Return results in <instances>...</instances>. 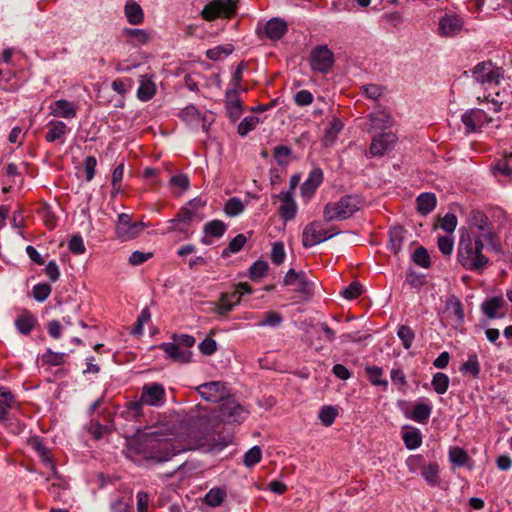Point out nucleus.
<instances>
[{
  "instance_id": "61",
  "label": "nucleus",
  "mask_w": 512,
  "mask_h": 512,
  "mask_svg": "<svg viewBox=\"0 0 512 512\" xmlns=\"http://www.w3.org/2000/svg\"><path fill=\"white\" fill-rule=\"evenodd\" d=\"M169 184L172 187H177L180 189V192L185 191L189 188V178L185 174L174 175L170 178Z\"/></svg>"
},
{
  "instance_id": "50",
  "label": "nucleus",
  "mask_w": 512,
  "mask_h": 512,
  "mask_svg": "<svg viewBox=\"0 0 512 512\" xmlns=\"http://www.w3.org/2000/svg\"><path fill=\"white\" fill-rule=\"evenodd\" d=\"M449 459L454 465L461 467L466 464L468 455L464 449L460 447H454L449 451Z\"/></svg>"
},
{
  "instance_id": "29",
  "label": "nucleus",
  "mask_w": 512,
  "mask_h": 512,
  "mask_svg": "<svg viewBox=\"0 0 512 512\" xmlns=\"http://www.w3.org/2000/svg\"><path fill=\"white\" fill-rule=\"evenodd\" d=\"M436 206V196L433 193H422L417 197V209L422 215L431 213Z\"/></svg>"
},
{
  "instance_id": "11",
  "label": "nucleus",
  "mask_w": 512,
  "mask_h": 512,
  "mask_svg": "<svg viewBox=\"0 0 512 512\" xmlns=\"http://www.w3.org/2000/svg\"><path fill=\"white\" fill-rule=\"evenodd\" d=\"M146 227L143 222H132L130 215L121 213L118 215L116 235L122 241H129L136 238Z\"/></svg>"
},
{
  "instance_id": "64",
  "label": "nucleus",
  "mask_w": 512,
  "mask_h": 512,
  "mask_svg": "<svg viewBox=\"0 0 512 512\" xmlns=\"http://www.w3.org/2000/svg\"><path fill=\"white\" fill-rule=\"evenodd\" d=\"M313 95L308 90H300L294 96L295 104L298 106H308L313 102Z\"/></svg>"
},
{
  "instance_id": "40",
  "label": "nucleus",
  "mask_w": 512,
  "mask_h": 512,
  "mask_svg": "<svg viewBox=\"0 0 512 512\" xmlns=\"http://www.w3.org/2000/svg\"><path fill=\"white\" fill-rule=\"evenodd\" d=\"M246 241L247 238L244 234L236 235L233 239L230 240L228 246L222 251V256L228 257L230 254L239 252L243 248Z\"/></svg>"
},
{
  "instance_id": "16",
  "label": "nucleus",
  "mask_w": 512,
  "mask_h": 512,
  "mask_svg": "<svg viewBox=\"0 0 512 512\" xmlns=\"http://www.w3.org/2000/svg\"><path fill=\"white\" fill-rule=\"evenodd\" d=\"M396 141L397 137L394 133H381L372 139L370 154L372 156H382L394 147Z\"/></svg>"
},
{
  "instance_id": "28",
  "label": "nucleus",
  "mask_w": 512,
  "mask_h": 512,
  "mask_svg": "<svg viewBox=\"0 0 512 512\" xmlns=\"http://www.w3.org/2000/svg\"><path fill=\"white\" fill-rule=\"evenodd\" d=\"M125 15L130 24L138 25L142 23L144 14L141 6L133 0H129L125 5Z\"/></svg>"
},
{
  "instance_id": "58",
  "label": "nucleus",
  "mask_w": 512,
  "mask_h": 512,
  "mask_svg": "<svg viewBox=\"0 0 512 512\" xmlns=\"http://www.w3.org/2000/svg\"><path fill=\"white\" fill-rule=\"evenodd\" d=\"M457 217L453 213H447L440 220V227L447 233H453L457 227Z\"/></svg>"
},
{
  "instance_id": "35",
  "label": "nucleus",
  "mask_w": 512,
  "mask_h": 512,
  "mask_svg": "<svg viewBox=\"0 0 512 512\" xmlns=\"http://www.w3.org/2000/svg\"><path fill=\"white\" fill-rule=\"evenodd\" d=\"M226 230L227 225L222 220L218 219L207 222L203 227L205 235L215 238L222 237Z\"/></svg>"
},
{
  "instance_id": "6",
  "label": "nucleus",
  "mask_w": 512,
  "mask_h": 512,
  "mask_svg": "<svg viewBox=\"0 0 512 512\" xmlns=\"http://www.w3.org/2000/svg\"><path fill=\"white\" fill-rule=\"evenodd\" d=\"M248 414L249 412L245 407L228 396L219 405L217 418L227 424L242 423Z\"/></svg>"
},
{
  "instance_id": "46",
  "label": "nucleus",
  "mask_w": 512,
  "mask_h": 512,
  "mask_svg": "<svg viewBox=\"0 0 512 512\" xmlns=\"http://www.w3.org/2000/svg\"><path fill=\"white\" fill-rule=\"evenodd\" d=\"M65 353L53 352L51 349H47L42 355L41 360L44 364L52 366H60L65 362Z\"/></svg>"
},
{
  "instance_id": "25",
  "label": "nucleus",
  "mask_w": 512,
  "mask_h": 512,
  "mask_svg": "<svg viewBox=\"0 0 512 512\" xmlns=\"http://www.w3.org/2000/svg\"><path fill=\"white\" fill-rule=\"evenodd\" d=\"M140 85L137 90V97L141 101H149L156 93V85L151 77L143 75L140 77Z\"/></svg>"
},
{
  "instance_id": "22",
  "label": "nucleus",
  "mask_w": 512,
  "mask_h": 512,
  "mask_svg": "<svg viewBox=\"0 0 512 512\" xmlns=\"http://www.w3.org/2000/svg\"><path fill=\"white\" fill-rule=\"evenodd\" d=\"M14 323L19 333L28 335L37 324V319L30 311L24 310L17 316Z\"/></svg>"
},
{
  "instance_id": "33",
  "label": "nucleus",
  "mask_w": 512,
  "mask_h": 512,
  "mask_svg": "<svg viewBox=\"0 0 512 512\" xmlns=\"http://www.w3.org/2000/svg\"><path fill=\"white\" fill-rule=\"evenodd\" d=\"M295 290L301 293L305 299H309L314 293V283L311 282L304 271H300V278L296 281Z\"/></svg>"
},
{
  "instance_id": "31",
  "label": "nucleus",
  "mask_w": 512,
  "mask_h": 512,
  "mask_svg": "<svg viewBox=\"0 0 512 512\" xmlns=\"http://www.w3.org/2000/svg\"><path fill=\"white\" fill-rule=\"evenodd\" d=\"M225 497V489L220 487H214L206 493L204 497V503L212 508L219 507L223 503Z\"/></svg>"
},
{
  "instance_id": "63",
  "label": "nucleus",
  "mask_w": 512,
  "mask_h": 512,
  "mask_svg": "<svg viewBox=\"0 0 512 512\" xmlns=\"http://www.w3.org/2000/svg\"><path fill=\"white\" fill-rule=\"evenodd\" d=\"M362 93L369 99L376 100L378 99L382 93L383 88L378 84H368L362 86Z\"/></svg>"
},
{
  "instance_id": "5",
  "label": "nucleus",
  "mask_w": 512,
  "mask_h": 512,
  "mask_svg": "<svg viewBox=\"0 0 512 512\" xmlns=\"http://www.w3.org/2000/svg\"><path fill=\"white\" fill-rule=\"evenodd\" d=\"M337 234L339 231L334 227L326 229L323 222L315 220L305 226L302 233V244L305 248H310Z\"/></svg>"
},
{
  "instance_id": "4",
  "label": "nucleus",
  "mask_w": 512,
  "mask_h": 512,
  "mask_svg": "<svg viewBox=\"0 0 512 512\" xmlns=\"http://www.w3.org/2000/svg\"><path fill=\"white\" fill-rule=\"evenodd\" d=\"M363 201L358 195H346L336 202H329L323 210V217L326 222L345 220L350 218L362 207Z\"/></svg>"
},
{
  "instance_id": "18",
  "label": "nucleus",
  "mask_w": 512,
  "mask_h": 512,
  "mask_svg": "<svg viewBox=\"0 0 512 512\" xmlns=\"http://www.w3.org/2000/svg\"><path fill=\"white\" fill-rule=\"evenodd\" d=\"M225 108L228 117L235 122L243 112L242 102L239 98V92L236 88H232L226 92Z\"/></svg>"
},
{
  "instance_id": "2",
  "label": "nucleus",
  "mask_w": 512,
  "mask_h": 512,
  "mask_svg": "<svg viewBox=\"0 0 512 512\" xmlns=\"http://www.w3.org/2000/svg\"><path fill=\"white\" fill-rule=\"evenodd\" d=\"M146 459L158 463L169 461L172 457L191 449L189 444L182 443L176 438H160L153 432L147 439Z\"/></svg>"
},
{
  "instance_id": "23",
  "label": "nucleus",
  "mask_w": 512,
  "mask_h": 512,
  "mask_svg": "<svg viewBox=\"0 0 512 512\" xmlns=\"http://www.w3.org/2000/svg\"><path fill=\"white\" fill-rule=\"evenodd\" d=\"M265 35L271 40H279L287 32L286 22L278 18L270 19L264 26Z\"/></svg>"
},
{
  "instance_id": "3",
  "label": "nucleus",
  "mask_w": 512,
  "mask_h": 512,
  "mask_svg": "<svg viewBox=\"0 0 512 512\" xmlns=\"http://www.w3.org/2000/svg\"><path fill=\"white\" fill-rule=\"evenodd\" d=\"M205 202L201 198H194L188 201L176 214V216L169 220V227L167 232H178L183 238H188L192 232L189 227L192 221H202L204 215L199 212L200 208L205 206Z\"/></svg>"
},
{
  "instance_id": "56",
  "label": "nucleus",
  "mask_w": 512,
  "mask_h": 512,
  "mask_svg": "<svg viewBox=\"0 0 512 512\" xmlns=\"http://www.w3.org/2000/svg\"><path fill=\"white\" fill-rule=\"evenodd\" d=\"M180 117L187 123H193L199 121L200 112L194 105H189L182 109Z\"/></svg>"
},
{
  "instance_id": "9",
  "label": "nucleus",
  "mask_w": 512,
  "mask_h": 512,
  "mask_svg": "<svg viewBox=\"0 0 512 512\" xmlns=\"http://www.w3.org/2000/svg\"><path fill=\"white\" fill-rule=\"evenodd\" d=\"M469 223L471 228L479 230V234L482 240L486 241L493 249H496V235L493 232V226L489 218L479 210H473L470 213Z\"/></svg>"
},
{
  "instance_id": "43",
  "label": "nucleus",
  "mask_w": 512,
  "mask_h": 512,
  "mask_svg": "<svg viewBox=\"0 0 512 512\" xmlns=\"http://www.w3.org/2000/svg\"><path fill=\"white\" fill-rule=\"evenodd\" d=\"M259 122V118L254 115L246 116L238 125V134L240 136H246L249 132L256 128Z\"/></svg>"
},
{
  "instance_id": "37",
  "label": "nucleus",
  "mask_w": 512,
  "mask_h": 512,
  "mask_svg": "<svg viewBox=\"0 0 512 512\" xmlns=\"http://www.w3.org/2000/svg\"><path fill=\"white\" fill-rule=\"evenodd\" d=\"M460 371L462 373L469 374L474 378L478 377L480 373V364L475 353L468 355V359L462 364Z\"/></svg>"
},
{
  "instance_id": "48",
  "label": "nucleus",
  "mask_w": 512,
  "mask_h": 512,
  "mask_svg": "<svg viewBox=\"0 0 512 512\" xmlns=\"http://www.w3.org/2000/svg\"><path fill=\"white\" fill-rule=\"evenodd\" d=\"M397 335L402 341L405 349H409L412 346L415 334L413 330L407 325H401L398 328Z\"/></svg>"
},
{
  "instance_id": "24",
  "label": "nucleus",
  "mask_w": 512,
  "mask_h": 512,
  "mask_svg": "<svg viewBox=\"0 0 512 512\" xmlns=\"http://www.w3.org/2000/svg\"><path fill=\"white\" fill-rule=\"evenodd\" d=\"M374 129H388L393 125V118L386 109H379L369 115Z\"/></svg>"
},
{
  "instance_id": "21",
  "label": "nucleus",
  "mask_w": 512,
  "mask_h": 512,
  "mask_svg": "<svg viewBox=\"0 0 512 512\" xmlns=\"http://www.w3.org/2000/svg\"><path fill=\"white\" fill-rule=\"evenodd\" d=\"M279 198L282 201L280 205L279 211L281 217L285 220H292L296 215V204L293 200L292 192L290 191H282L279 194Z\"/></svg>"
},
{
  "instance_id": "17",
  "label": "nucleus",
  "mask_w": 512,
  "mask_h": 512,
  "mask_svg": "<svg viewBox=\"0 0 512 512\" xmlns=\"http://www.w3.org/2000/svg\"><path fill=\"white\" fill-rule=\"evenodd\" d=\"M159 348L166 354V357L174 362L189 363L192 358V352L180 347L175 342H166L159 345Z\"/></svg>"
},
{
  "instance_id": "7",
  "label": "nucleus",
  "mask_w": 512,
  "mask_h": 512,
  "mask_svg": "<svg viewBox=\"0 0 512 512\" xmlns=\"http://www.w3.org/2000/svg\"><path fill=\"white\" fill-rule=\"evenodd\" d=\"M237 3L238 0H211L204 6L201 16L206 21L230 18L236 13Z\"/></svg>"
},
{
  "instance_id": "15",
  "label": "nucleus",
  "mask_w": 512,
  "mask_h": 512,
  "mask_svg": "<svg viewBox=\"0 0 512 512\" xmlns=\"http://www.w3.org/2000/svg\"><path fill=\"white\" fill-rule=\"evenodd\" d=\"M462 27V18L457 14L450 13L440 18L438 31L441 36L453 37L462 30Z\"/></svg>"
},
{
  "instance_id": "62",
  "label": "nucleus",
  "mask_w": 512,
  "mask_h": 512,
  "mask_svg": "<svg viewBox=\"0 0 512 512\" xmlns=\"http://www.w3.org/2000/svg\"><path fill=\"white\" fill-rule=\"evenodd\" d=\"M153 257V253L151 252H141V251H134L129 256L128 262L132 266H138L149 260Z\"/></svg>"
},
{
  "instance_id": "39",
  "label": "nucleus",
  "mask_w": 512,
  "mask_h": 512,
  "mask_svg": "<svg viewBox=\"0 0 512 512\" xmlns=\"http://www.w3.org/2000/svg\"><path fill=\"white\" fill-rule=\"evenodd\" d=\"M245 209V205L240 198H230L224 206V212L229 217H235L241 214Z\"/></svg>"
},
{
  "instance_id": "30",
  "label": "nucleus",
  "mask_w": 512,
  "mask_h": 512,
  "mask_svg": "<svg viewBox=\"0 0 512 512\" xmlns=\"http://www.w3.org/2000/svg\"><path fill=\"white\" fill-rule=\"evenodd\" d=\"M405 238V230L402 227H394L389 231V247L394 254L401 251Z\"/></svg>"
},
{
  "instance_id": "41",
  "label": "nucleus",
  "mask_w": 512,
  "mask_h": 512,
  "mask_svg": "<svg viewBox=\"0 0 512 512\" xmlns=\"http://www.w3.org/2000/svg\"><path fill=\"white\" fill-rule=\"evenodd\" d=\"M421 474L428 484L435 486L439 481V465L430 463L422 468Z\"/></svg>"
},
{
  "instance_id": "42",
  "label": "nucleus",
  "mask_w": 512,
  "mask_h": 512,
  "mask_svg": "<svg viewBox=\"0 0 512 512\" xmlns=\"http://www.w3.org/2000/svg\"><path fill=\"white\" fill-rule=\"evenodd\" d=\"M337 415L338 411L335 407L326 405L321 408L318 417L324 426L329 427L334 423Z\"/></svg>"
},
{
  "instance_id": "32",
  "label": "nucleus",
  "mask_w": 512,
  "mask_h": 512,
  "mask_svg": "<svg viewBox=\"0 0 512 512\" xmlns=\"http://www.w3.org/2000/svg\"><path fill=\"white\" fill-rule=\"evenodd\" d=\"M503 304L504 299L502 297H492L483 302L481 309L488 318L495 319L498 317L497 310L501 308Z\"/></svg>"
},
{
  "instance_id": "47",
  "label": "nucleus",
  "mask_w": 512,
  "mask_h": 512,
  "mask_svg": "<svg viewBox=\"0 0 512 512\" xmlns=\"http://www.w3.org/2000/svg\"><path fill=\"white\" fill-rule=\"evenodd\" d=\"M262 459V451L259 446H253L244 454V465L246 467H253L258 464Z\"/></svg>"
},
{
  "instance_id": "14",
  "label": "nucleus",
  "mask_w": 512,
  "mask_h": 512,
  "mask_svg": "<svg viewBox=\"0 0 512 512\" xmlns=\"http://www.w3.org/2000/svg\"><path fill=\"white\" fill-rule=\"evenodd\" d=\"M165 389L159 383H148L142 387L141 398L146 405L159 407L165 403Z\"/></svg>"
},
{
  "instance_id": "45",
  "label": "nucleus",
  "mask_w": 512,
  "mask_h": 512,
  "mask_svg": "<svg viewBox=\"0 0 512 512\" xmlns=\"http://www.w3.org/2000/svg\"><path fill=\"white\" fill-rule=\"evenodd\" d=\"M494 173L504 176L512 175V152L505 154L504 158L498 161L493 167Z\"/></svg>"
},
{
  "instance_id": "1",
  "label": "nucleus",
  "mask_w": 512,
  "mask_h": 512,
  "mask_svg": "<svg viewBox=\"0 0 512 512\" xmlns=\"http://www.w3.org/2000/svg\"><path fill=\"white\" fill-rule=\"evenodd\" d=\"M460 233L457 249L458 262L468 271L482 273L489 263L488 257L482 253L484 240L480 236H472L464 229H461Z\"/></svg>"
},
{
  "instance_id": "26",
  "label": "nucleus",
  "mask_w": 512,
  "mask_h": 512,
  "mask_svg": "<svg viewBox=\"0 0 512 512\" xmlns=\"http://www.w3.org/2000/svg\"><path fill=\"white\" fill-rule=\"evenodd\" d=\"M432 405L429 401L418 402L413 410L407 415L408 418L418 423H426L431 415Z\"/></svg>"
},
{
  "instance_id": "20",
  "label": "nucleus",
  "mask_w": 512,
  "mask_h": 512,
  "mask_svg": "<svg viewBox=\"0 0 512 512\" xmlns=\"http://www.w3.org/2000/svg\"><path fill=\"white\" fill-rule=\"evenodd\" d=\"M48 131L45 135V139L49 143L56 141L64 142L63 137L70 131L67 125L63 121L51 120L47 123Z\"/></svg>"
},
{
  "instance_id": "36",
  "label": "nucleus",
  "mask_w": 512,
  "mask_h": 512,
  "mask_svg": "<svg viewBox=\"0 0 512 512\" xmlns=\"http://www.w3.org/2000/svg\"><path fill=\"white\" fill-rule=\"evenodd\" d=\"M283 322V316L276 311L270 310L263 314L262 319L257 323L259 327H278Z\"/></svg>"
},
{
  "instance_id": "49",
  "label": "nucleus",
  "mask_w": 512,
  "mask_h": 512,
  "mask_svg": "<svg viewBox=\"0 0 512 512\" xmlns=\"http://www.w3.org/2000/svg\"><path fill=\"white\" fill-rule=\"evenodd\" d=\"M291 154L292 150L288 146L278 145L274 148V158L281 166H285L289 163Z\"/></svg>"
},
{
  "instance_id": "57",
  "label": "nucleus",
  "mask_w": 512,
  "mask_h": 512,
  "mask_svg": "<svg viewBox=\"0 0 512 512\" xmlns=\"http://www.w3.org/2000/svg\"><path fill=\"white\" fill-rule=\"evenodd\" d=\"M286 253L282 242H275L271 249V260L274 264L280 265L284 262Z\"/></svg>"
},
{
  "instance_id": "51",
  "label": "nucleus",
  "mask_w": 512,
  "mask_h": 512,
  "mask_svg": "<svg viewBox=\"0 0 512 512\" xmlns=\"http://www.w3.org/2000/svg\"><path fill=\"white\" fill-rule=\"evenodd\" d=\"M412 258L413 261L420 267L428 268L431 265L430 256L423 246L418 247L414 251Z\"/></svg>"
},
{
  "instance_id": "44",
  "label": "nucleus",
  "mask_w": 512,
  "mask_h": 512,
  "mask_svg": "<svg viewBox=\"0 0 512 512\" xmlns=\"http://www.w3.org/2000/svg\"><path fill=\"white\" fill-rule=\"evenodd\" d=\"M431 384L433 386L434 391L437 394L442 395L446 393V391L448 390L449 377L444 373L438 372L433 376Z\"/></svg>"
},
{
  "instance_id": "54",
  "label": "nucleus",
  "mask_w": 512,
  "mask_h": 512,
  "mask_svg": "<svg viewBox=\"0 0 512 512\" xmlns=\"http://www.w3.org/2000/svg\"><path fill=\"white\" fill-rule=\"evenodd\" d=\"M33 297L38 302H44L51 293V286L46 283H39L33 287Z\"/></svg>"
},
{
  "instance_id": "19",
  "label": "nucleus",
  "mask_w": 512,
  "mask_h": 512,
  "mask_svg": "<svg viewBox=\"0 0 512 512\" xmlns=\"http://www.w3.org/2000/svg\"><path fill=\"white\" fill-rule=\"evenodd\" d=\"M49 109L50 114L57 118L73 119L77 115L76 105L65 99L56 100Z\"/></svg>"
},
{
  "instance_id": "10",
  "label": "nucleus",
  "mask_w": 512,
  "mask_h": 512,
  "mask_svg": "<svg viewBox=\"0 0 512 512\" xmlns=\"http://www.w3.org/2000/svg\"><path fill=\"white\" fill-rule=\"evenodd\" d=\"M334 64V54L326 45L314 47L310 53V66L312 70L328 73Z\"/></svg>"
},
{
  "instance_id": "8",
  "label": "nucleus",
  "mask_w": 512,
  "mask_h": 512,
  "mask_svg": "<svg viewBox=\"0 0 512 512\" xmlns=\"http://www.w3.org/2000/svg\"><path fill=\"white\" fill-rule=\"evenodd\" d=\"M473 78L482 85H498L504 76V70L491 61L478 63L472 70Z\"/></svg>"
},
{
  "instance_id": "34",
  "label": "nucleus",
  "mask_w": 512,
  "mask_h": 512,
  "mask_svg": "<svg viewBox=\"0 0 512 512\" xmlns=\"http://www.w3.org/2000/svg\"><path fill=\"white\" fill-rule=\"evenodd\" d=\"M365 371L367 377L372 385L381 386L383 390H386L388 387V381L386 379H382L383 369L379 366H366Z\"/></svg>"
},
{
  "instance_id": "52",
  "label": "nucleus",
  "mask_w": 512,
  "mask_h": 512,
  "mask_svg": "<svg viewBox=\"0 0 512 512\" xmlns=\"http://www.w3.org/2000/svg\"><path fill=\"white\" fill-rule=\"evenodd\" d=\"M268 270V264L265 261H256L249 268V277L252 280H258L262 278Z\"/></svg>"
},
{
  "instance_id": "55",
  "label": "nucleus",
  "mask_w": 512,
  "mask_h": 512,
  "mask_svg": "<svg viewBox=\"0 0 512 512\" xmlns=\"http://www.w3.org/2000/svg\"><path fill=\"white\" fill-rule=\"evenodd\" d=\"M438 248L445 256H450L454 248V240L452 236H440L437 241Z\"/></svg>"
},
{
  "instance_id": "53",
  "label": "nucleus",
  "mask_w": 512,
  "mask_h": 512,
  "mask_svg": "<svg viewBox=\"0 0 512 512\" xmlns=\"http://www.w3.org/2000/svg\"><path fill=\"white\" fill-rule=\"evenodd\" d=\"M362 293H363L362 285L359 282L354 281L343 289V291L341 292V295L345 299L352 300V299H356L357 297H359Z\"/></svg>"
},
{
  "instance_id": "27",
  "label": "nucleus",
  "mask_w": 512,
  "mask_h": 512,
  "mask_svg": "<svg viewBox=\"0 0 512 512\" xmlns=\"http://www.w3.org/2000/svg\"><path fill=\"white\" fill-rule=\"evenodd\" d=\"M323 181V172L321 169L316 168L310 171L308 178L302 184V193L305 195H311L320 186Z\"/></svg>"
},
{
  "instance_id": "38",
  "label": "nucleus",
  "mask_w": 512,
  "mask_h": 512,
  "mask_svg": "<svg viewBox=\"0 0 512 512\" xmlns=\"http://www.w3.org/2000/svg\"><path fill=\"white\" fill-rule=\"evenodd\" d=\"M403 441L408 449H417L422 444V436L420 431L416 428H413L411 431L403 433Z\"/></svg>"
},
{
  "instance_id": "12",
  "label": "nucleus",
  "mask_w": 512,
  "mask_h": 512,
  "mask_svg": "<svg viewBox=\"0 0 512 512\" xmlns=\"http://www.w3.org/2000/svg\"><path fill=\"white\" fill-rule=\"evenodd\" d=\"M197 391L204 400L210 402L223 401L229 394L226 383L222 381L203 383L197 387Z\"/></svg>"
},
{
  "instance_id": "59",
  "label": "nucleus",
  "mask_w": 512,
  "mask_h": 512,
  "mask_svg": "<svg viewBox=\"0 0 512 512\" xmlns=\"http://www.w3.org/2000/svg\"><path fill=\"white\" fill-rule=\"evenodd\" d=\"M124 174V163L118 164L112 172L111 185L114 191L118 192L121 188V182Z\"/></svg>"
},
{
  "instance_id": "60",
  "label": "nucleus",
  "mask_w": 512,
  "mask_h": 512,
  "mask_svg": "<svg viewBox=\"0 0 512 512\" xmlns=\"http://www.w3.org/2000/svg\"><path fill=\"white\" fill-rule=\"evenodd\" d=\"M132 87V80L129 78H118L112 82V89L120 95H125Z\"/></svg>"
},
{
  "instance_id": "13",
  "label": "nucleus",
  "mask_w": 512,
  "mask_h": 512,
  "mask_svg": "<svg viewBox=\"0 0 512 512\" xmlns=\"http://www.w3.org/2000/svg\"><path fill=\"white\" fill-rule=\"evenodd\" d=\"M490 121L491 118L482 109H471L462 115L466 133L477 132Z\"/></svg>"
}]
</instances>
